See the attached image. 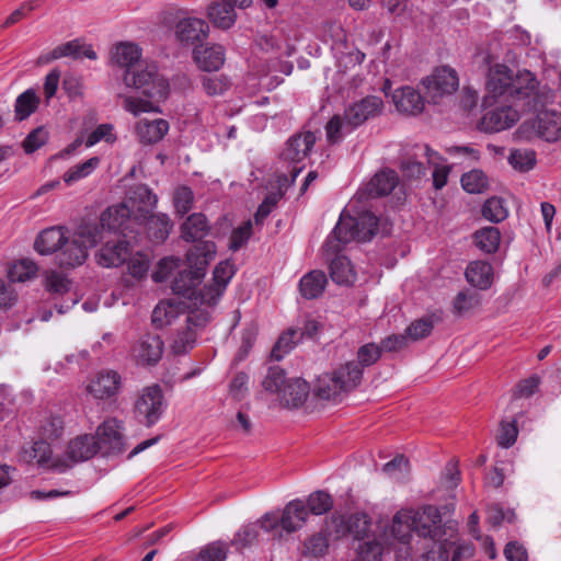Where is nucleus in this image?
Returning a JSON list of instances; mask_svg holds the SVG:
<instances>
[{
	"instance_id": "obj_54",
	"label": "nucleus",
	"mask_w": 561,
	"mask_h": 561,
	"mask_svg": "<svg viewBox=\"0 0 561 561\" xmlns=\"http://www.w3.org/2000/svg\"><path fill=\"white\" fill-rule=\"evenodd\" d=\"M64 432V422L59 416L46 417L39 426V439L54 442L58 439Z\"/></svg>"
},
{
	"instance_id": "obj_6",
	"label": "nucleus",
	"mask_w": 561,
	"mask_h": 561,
	"mask_svg": "<svg viewBox=\"0 0 561 561\" xmlns=\"http://www.w3.org/2000/svg\"><path fill=\"white\" fill-rule=\"evenodd\" d=\"M101 239L98 225L81 226L60 248L57 256L58 264L67 268L82 265L88 257V249L94 247Z\"/></svg>"
},
{
	"instance_id": "obj_4",
	"label": "nucleus",
	"mask_w": 561,
	"mask_h": 561,
	"mask_svg": "<svg viewBox=\"0 0 561 561\" xmlns=\"http://www.w3.org/2000/svg\"><path fill=\"white\" fill-rule=\"evenodd\" d=\"M378 218L370 211H363L357 217L341 214L332 233L323 244V250L329 254L339 253L343 244L352 241H369L377 232Z\"/></svg>"
},
{
	"instance_id": "obj_10",
	"label": "nucleus",
	"mask_w": 561,
	"mask_h": 561,
	"mask_svg": "<svg viewBox=\"0 0 561 561\" xmlns=\"http://www.w3.org/2000/svg\"><path fill=\"white\" fill-rule=\"evenodd\" d=\"M430 102L438 104L444 98L454 94L459 87V78L455 69L442 66L422 80Z\"/></svg>"
},
{
	"instance_id": "obj_55",
	"label": "nucleus",
	"mask_w": 561,
	"mask_h": 561,
	"mask_svg": "<svg viewBox=\"0 0 561 561\" xmlns=\"http://www.w3.org/2000/svg\"><path fill=\"white\" fill-rule=\"evenodd\" d=\"M227 552V543L222 541H214L201 549L194 561H225Z\"/></svg>"
},
{
	"instance_id": "obj_35",
	"label": "nucleus",
	"mask_w": 561,
	"mask_h": 561,
	"mask_svg": "<svg viewBox=\"0 0 561 561\" xmlns=\"http://www.w3.org/2000/svg\"><path fill=\"white\" fill-rule=\"evenodd\" d=\"M145 219L148 236L152 241L160 243L169 237L173 222L167 214L158 213Z\"/></svg>"
},
{
	"instance_id": "obj_12",
	"label": "nucleus",
	"mask_w": 561,
	"mask_h": 561,
	"mask_svg": "<svg viewBox=\"0 0 561 561\" xmlns=\"http://www.w3.org/2000/svg\"><path fill=\"white\" fill-rule=\"evenodd\" d=\"M164 342L160 335L146 333L139 336L130 347V357L141 367L156 366L162 358Z\"/></svg>"
},
{
	"instance_id": "obj_22",
	"label": "nucleus",
	"mask_w": 561,
	"mask_h": 561,
	"mask_svg": "<svg viewBox=\"0 0 561 561\" xmlns=\"http://www.w3.org/2000/svg\"><path fill=\"white\" fill-rule=\"evenodd\" d=\"M517 121V111L511 106H501L483 115L480 121V128L486 133H497L512 127Z\"/></svg>"
},
{
	"instance_id": "obj_45",
	"label": "nucleus",
	"mask_w": 561,
	"mask_h": 561,
	"mask_svg": "<svg viewBox=\"0 0 561 561\" xmlns=\"http://www.w3.org/2000/svg\"><path fill=\"white\" fill-rule=\"evenodd\" d=\"M179 309L170 300L160 301L152 311V323L157 328H163L178 318Z\"/></svg>"
},
{
	"instance_id": "obj_36",
	"label": "nucleus",
	"mask_w": 561,
	"mask_h": 561,
	"mask_svg": "<svg viewBox=\"0 0 561 561\" xmlns=\"http://www.w3.org/2000/svg\"><path fill=\"white\" fill-rule=\"evenodd\" d=\"M363 373L364 371L359 365H357L355 360H351L334 370L332 375L341 383L344 392H348L360 383Z\"/></svg>"
},
{
	"instance_id": "obj_51",
	"label": "nucleus",
	"mask_w": 561,
	"mask_h": 561,
	"mask_svg": "<svg viewBox=\"0 0 561 561\" xmlns=\"http://www.w3.org/2000/svg\"><path fill=\"white\" fill-rule=\"evenodd\" d=\"M483 217L492 222H501L508 216V209L502 198L491 197L482 207Z\"/></svg>"
},
{
	"instance_id": "obj_43",
	"label": "nucleus",
	"mask_w": 561,
	"mask_h": 561,
	"mask_svg": "<svg viewBox=\"0 0 561 561\" xmlns=\"http://www.w3.org/2000/svg\"><path fill=\"white\" fill-rule=\"evenodd\" d=\"M344 392L341 383L332 374H324L318 378L316 394L323 400H336Z\"/></svg>"
},
{
	"instance_id": "obj_9",
	"label": "nucleus",
	"mask_w": 561,
	"mask_h": 561,
	"mask_svg": "<svg viewBox=\"0 0 561 561\" xmlns=\"http://www.w3.org/2000/svg\"><path fill=\"white\" fill-rule=\"evenodd\" d=\"M519 133L526 138H541L546 141H557L561 137V113L556 111H541L533 121L524 122Z\"/></svg>"
},
{
	"instance_id": "obj_53",
	"label": "nucleus",
	"mask_w": 561,
	"mask_h": 561,
	"mask_svg": "<svg viewBox=\"0 0 561 561\" xmlns=\"http://www.w3.org/2000/svg\"><path fill=\"white\" fill-rule=\"evenodd\" d=\"M196 342V333L191 328L179 331L171 344L172 352L176 355H183L190 352Z\"/></svg>"
},
{
	"instance_id": "obj_21",
	"label": "nucleus",
	"mask_w": 561,
	"mask_h": 561,
	"mask_svg": "<svg viewBox=\"0 0 561 561\" xmlns=\"http://www.w3.org/2000/svg\"><path fill=\"white\" fill-rule=\"evenodd\" d=\"M122 422L115 417L105 420L96 430L99 449L104 447L108 453H122L124 449Z\"/></svg>"
},
{
	"instance_id": "obj_40",
	"label": "nucleus",
	"mask_w": 561,
	"mask_h": 561,
	"mask_svg": "<svg viewBox=\"0 0 561 561\" xmlns=\"http://www.w3.org/2000/svg\"><path fill=\"white\" fill-rule=\"evenodd\" d=\"M321 529L332 542L340 540L350 533V528H347V515L334 512L325 519Z\"/></svg>"
},
{
	"instance_id": "obj_2",
	"label": "nucleus",
	"mask_w": 561,
	"mask_h": 561,
	"mask_svg": "<svg viewBox=\"0 0 561 561\" xmlns=\"http://www.w3.org/2000/svg\"><path fill=\"white\" fill-rule=\"evenodd\" d=\"M391 536L398 543L408 546L412 533L431 539L437 550L425 553V561H448L447 545H451L456 536V523L442 524L439 510L433 505H426L419 510H401L397 512L391 522Z\"/></svg>"
},
{
	"instance_id": "obj_62",
	"label": "nucleus",
	"mask_w": 561,
	"mask_h": 561,
	"mask_svg": "<svg viewBox=\"0 0 561 561\" xmlns=\"http://www.w3.org/2000/svg\"><path fill=\"white\" fill-rule=\"evenodd\" d=\"M194 194L187 186H180L174 191L173 204L180 215L186 214L193 206Z\"/></svg>"
},
{
	"instance_id": "obj_49",
	"label": "nucleus",
	"mask_w": 561,
	"mask_h": 561,
	"mask_svg": "<svg viewBox=\"0 0 561 561\" xmlns=\"http://www.w3.org/2000/svg\"><path fill=\"white\" fill-rule=\"evenodd\" d=\"M308 514L323 515L333 507L332 496L324 491H316L309 494L306 502Z\"/></svg>"
},
{
	"instance_id": "obj_3",
	"label": "nucleus",
	"mask_w": 561,
	"mask_h": 561,
	"mask_svg": "<svg viewBox=\"0 0 561 561\" xmlns=\"http://www.w3.org/2000/svg\"><path fill=\"white\" fill-rule=\"evenodd\" d=\"M215 252L216 247L214 242L209 241L201 242L190 249L186 254L188 267L179 272V275L172 282V290L193 300L195 306L201 304V299L197 298L199 294L197 287L205 276L206 267L213 260Z\"/></svg>"
},
{
	"instance_id": "obj_50",
	"label": "nucleus",
	"mask_w": 561,
	"mask_h": 561,
	"mask_svg": "<svg viewBox=\"0 0 561 561\" xmlns=\"http://www.w3.org/2000/svg\"><path fill=\"white\" fill-rule=\"evenodd\" d=\"M299 331L289 329L283 333L272 350V357L280 360L294 346L301 340L298 335Z\"/></svg>"
},
{
	"instance_id": "obj_20",
	"label": "nucleus",
	"mask_w": 561,
	"mask_h": 561,
	"mask_svg": "<svg viewBox=\"0 0 561 561\" xmlns=\"http://www.w3.org/2000/svg\"><path fill=\"white\" fill-rule=\"evenodd\" d=\"M209 27L198 18L181 19L175 25V37L183 45H195L208 36Z\"/></svg>"
},
{
	"instance_id": "obj_58",
	"label": "nucleus",
	"mask_w": 561,
	"mask_h": 561,
	"mask_svg": "<svg viewBox=\"0 0 561 561\" xmlns=\"http://www.w3.org/2000/svg\"><path fill=\"white\" fill-rule=\"evenodd\" d=\"M117 137L114 133V126L112 124H100L92 133H90L85 139L87 147H93L100 141L107 144H114Z\"/></svg>"
},
{
	"instance_id": "obj_24",
	"label": "nucleus",
	"mask_w": 561,
	"mask_h": 561,
	"mask_svg": "<svg viewBox=\"0 0 561 561\" xmlns=\"http://www.w3.org/2000/svg\"><path fill=\"white\" fill-rule=\"evenodd\" d=\"M193 58L199 69L210 72L221 68L226 59V53L224 47L218 44L201 45L194 47Z\"/></svg>"
},
{
	"instance_id": "obj_47",
	"label": "nucleus",
	"mask_w": 561,
	"mask_h": 561,
	"mask_svg": "<svg viewBox=\"0 0 561 561\" xmlns=\"http://www.w3.org/2000/svg\"><path fill=\"white\" fill-rule=\"evenodd\" d=\"M331 542L330 538L321 529L305 540L304 552L306 556L314 558L322 557L328 552Z\"/></svg>"
},
{
	"instance_id": "obj_29",
	"label": "nucleus",
	"mask_w": 561,
	"mask_h": 561,
	"mask_svg": "<svg viewBox=\"0 0 561 561\" xmlns=\"http://www.w3.org/2000/svg\"><path fill=\"white\" fill-rule=\"evenodd\" d=\"M134 216L133 210L129 208L127 204H118L115 206L108 207L104 213H102L100 218V233L101 229H107L113 231H124L126 222L129 218Z\"/></svg>"
},
{
	"instance_id": "obj_19",
	"label": "nucleus",
	"mask_w": 561,
	"mask_h": 561,
	"mask_svg": "<svg viewBox=\"0 0 561 561\" xmlns=\"http://www.w3.org/2000/svg\"><path fill=\"white\" fill-rule=\"evenodd\" d=\"M158 196L145 184L131 187L124 204L129 205L136 218H147L148 214L157 206Z\"/></svg>"
},
{
	"instance_id": "obj_38",
	"label": "nucleus",
	"mask_w": 561,
	"mask_h": 561,
	"mask_svg": "<svg viewBox=\"0 0 561 561\" xmlns=\"http://www.w3.org/2000/svg\"><path fill=\"white\" fill-rule=\"evenodd\" d=\"M207 13L213 24L220 28H229L236 21L234 9L222 0L209 5Z\"/></svg>"
},
{
	"instance_id": "obj_56",
	"label": "nucleus",
	"mask_w": 561,
	"mask_h": 561,
	"mask_svg": "<svg viewBox=\"0 0 561 561\" xmlns=\"http://www.w3.org/2000/svg\"><path fill=\"white\" fill-rule=\"evenodd\" d=\"M45 288L53 295L61 296L70 290V280L64 274L50 271L45 277Z\"/></svg>"
},
{
	"instance_id": "obj_26",
	"label": "nucleus",
	"mask_w": 561,
	"mask_h": 561,
	"mask_svg": "<svg viewBox=\"0 0 561 561\" xmlns=\"http://www.w3.org/2000/svg\"><path fill=\"white\" fill-rule=\"evenodd\" d=\"M396 108L407 115H419L424 110V100L419 91L412 87L397 89L392 95Z\"/></svg>"
},
{
	"instance_id": "obj_14",
	"label": "nucleus",
	"mask_w": 561,
	"mask_h": 561,
	"mask_svg": "<svg viewBox=\"0 0 561 561\" xmlns=\"http://www.w3.org/2000/svg\"><path fill=\"white\" fill-rule=\"evenodd\" d=\"M234 273V264L230 260L218 263L213 273V284L199 288L197 298L201 299V305L215 306L221 298Z\"/></svg>"
},
{
	"instance_id": "obj_46",
	"label": "nucleus",
	"mask_w": 561,
	"mask_h": 561,
	"mask_svg": "<svg viewBox=\"0 0 561 561\" xmlns=\"http://www.w3.org/2000/svg\"><path fill=\"white\" fill-rule=\"evenodd\" d=\"M99 164L100 158L92 157L87 161L70 168L67 172H65L62 180L66 184L70 185L89 176L99 167Z\"/></svg>"
},
{
	"instance_id": "obj_52",
	"label": "nucleus",
	"mask_w": 561,
	"mask_h": 561,
	"mask_svg": "<svg viewBox=\"0 0 561 561\" xmlns=\"http://www.w3.org/2000/svg\"><path fill=\"white\" fill-rule=\"evenodd\" d=\"M461 186L470 194H480L488 187V179L481 170H472L461 176Z\"/></svg>"
},
{
	"instance_id": "obj_15",
	"label": "nucleus",
	"mask_w": 561,
	"mask_h": 561,
	"mask_svg": "<svg viewBox=\"0 0 561 561\" xmlns=\"http://www.w3.org/2000/svg\"><path fill=\"white\" fill-rule=\"evenodd\" d=\"M439 156L427 145H414L407 150L401 161L400 169L403 176L408 179H421L426 174V161L428 164H436Z\"/></svg>"
},
{
	"instance_id": "obj_17",
	"label": "nucleus",
	"mask_w": 561,
	"mask_h": 561,
	"mask_svg": "<svg viewBox=\"0 0 561 561\" xmlns=\"http://www.w3.org/2000/svg\"><path fill=\"white\" fill-rule=\"evenodd\" d=\"M130 250L125 240H108L96 251L95 261L105 268L118 267L127 262Z\"/></svg>"
},
{
	"instance_id": "obj_11",
	"label": "nucleus",
	"mask_w": 561,
	"mask_h": 561,
	"mask_svg": "<svg viewBox=\"0 0 561 561\" xmlns=\"http://www.w3.org/2000/svg\"><path fill=\"white\" fill-rule=\"evenodd\" d=\"M398 540L391 536V525L378 527V534L364 537L355 547V561H381L388 548H397Z\"/></svg>"
},
{
	"instance_id": "obj_60",
	"label": "nucleus",
	"mask_w": 561,
	"mask_h": 561,
	"mask_svg": "<svg viewBox=\"0 0 561 561\" xmlns=\"http://www.w3.org/2000/svg\"><path fill=\"white\" fill-rule=\"evenodd\" d=\"M128 262V273L137 278L141 279L146 277L149 270V257L147 254L142 252H137L134 255L130 253V256L127 260Z\"/></svg>"
},
{
	"instance_id": "obj_1",
	"label": "nucleus",
	"mask_w": 561,
	"mask_h": 561,
	"mask_svg": "<svg viewBox=\"0 0 561 561\" xmlns=\"http://www.w3.org/2000/svg\"><path fill=\"white\" fill-rule=\"evenodd\" d=\"M141 49L138 45L122 42L111 50V60L114 65L124 68L123 81L126 87L141 90L151 101L140 98L127 96L124 99V108L135 116L141 113L160 112L154 102H160L169 95V82L158 71L154 64H140Z\"/></svg>"
},
{
	"instance_id": "obj_42",
	"label": "nucleus",
	"mask_w": 561,
	"mask_h": 561,
	"mask_svg": "<svg viewBox=\"0 0 561 561\" xmlns=\"http://www.w3.org/2000/svg\"><path fill=\"white\" fill-rule=\"evenodd\" d=\"M476 245L485 253H494L501 240L500 230L495 227H484L474 233Z\"/></svg>"
},
{
	"instance_id": "obj_30",
	"label": "nucleus",
	"mask_w": 561,
	"mask_h": 561,
	"mask_svg": "<svg viewBox=\"0 0 561 561\" xmlns=\"http://www.w3.org/2000/svg\"><path fill=\"white\" fill-rule=\"evenodd\" d=\"M32 458L38 466L53 469L57 472H65L71 467L67 460L53 457V450L49 442L38 439L32 446Z\"/></svg>"
},
{
	"instance_id": "obj_23",
	"label": "nucleus",
	"mask_w": 561,
	"mask_h": 561,
	"mask_svg": "<svg viewBox=\"0 0 561 561\" xmlns=\"http://www.w3.org/2000/svg\"><path fill=\"white\" fill-rule=\"evenodd\" d=\"M67 229L54 226L42 230L34 241V249L41 255H49L60 250L67 241Z\"/></svg>"
},
{
	"instance_id": "obj_31",
	"label": "nucleus",
	"mask_w": 561,
	"mask_h": 561,
	"mask_svg": "<svg viewBox=\"0 0 561 561\" xmlns=\"http://www.w3.org/2000/svg\"><path fill=\"white\" fill-rule=\"evenodd\" d=\"M136 134L144 144L160 141L169 130V123L163 118L139 119L136 124Z\"/></svg>"
},
{
	"instance_id": "obj_57",
	"label": "nucleus",
	"mask_w": 561,
	"mask_h": 561,
	"mask_svg": "<svg viewBox=\"0 0 561 561\" xmlns=\"http://www.w3.org/2000/svg\"><path fill=\"white\" fill-rule=\"evenodd\" d=\"M381 347L375 343L362 345L357 351V360L355 362L364 370L378 362L381 357Z\"/></svg>"
},
{
	"instance_id": "obj_8",
	"label": "nucleus",
	"mask_w": 561,
	"mask_h": 561,
	"mask_svg": "<svg viewBox=\"0 0 561 561\" xmlns=\"http://www.w3.org/2000/svg\"><path fill=\"white\" fill-rule=\"evenodd\" d=\"M167 401L159 385L145 387L138 394L134 413L135 417L145 426H153L163 415Z\"/></svg>"
},
{
	"instance_id": "obj_39",
	"label": "nucleus",
	"mask_w": 561,
	"mask_h": 561,
	"mask_svg": "<svg viewBox=\"0 0 561 561\" xmlns=\"http://www.w3.org/2000/svg\"><path fill=\"white\" fill-rule=\"evenodd\" d=\"M371 519L365 513H355L347 515L348 535H352L356 541L363 540L364 537L374 536L378 534V528L374 531L370 530Z\"/></svg>"
},
{
	"instance_id": "obj_13",
	"label": "nucleus",
	"mask_w": 561,
	"mask_h": 561,
	"mask_svg": "<svg viewBox=\"0 0 561 561\" xmlns=\"http://www.w3.org/2000/svg\"><path fill=\"white\" fill-rule=\"evenodd\" d=\"M316 135L312 131H304L294 135L286 142V147L282 152V158L290 163L301 162L311 151L316 144ZM304 170V165H293L290 171V183L293 184L300 172Z\"/></svg>"
},
{
	"instance_id": "obj_63",
	"label": "nucleus",
	"mask_w": 561,
	"mask_h": 561,
	"mask_svg": "<svg viewBox=\"0 0 561 561\" xmlns=\"http://www.w3.org/2000/svg\"><path fill=\"white\" fill-rule=\"evenodd\" d=\"M453 543L447 545L448 561H462L473 554V548L469 543L460 542L458 540V528L456 527V536L453 538Z\"/></svg>"
},
{
	"instance_id": "obj_59",
	"label": "nucleus",
	"mask_w": 561,
	"mask_h": 561,
	"mask_svg": "<svg viewBox=\"0 0 561 561\" xmlns=\"http://www.w3.org/2000/svg\"><path fill=\"white\" fill-rule=\"evenodd\" d=\"M512 167L519 171H528L534 168L536 163L535 152L531 150H514L508 157Z\"/></svg>"
},
{
	"instance_id": "obj_28",
	"label": "nucleus",
	"mask_w": 561,
	"mask_h": 561,
	"mask_svg": "<svg viewBox=\"0 0 561 561\" xmlns=\"http://www.w3.org/2000/svg\"><path fill=\"white\" fill-rule=\"evenodd\" d=\"M398 175L392 170L377 172L365 186L368 197L375 198L390 194L398 184Z\"/></svg>"
},
{
	"instance_id": "obj_64",
	"label": "nucleus",
	"mask_w": 561,
	"mask_h": 561,
	"mask_svg": "<svg viewBox=\"0 0 561 561\" xmlns=\"http://www.w3.org/2000/svg\"><path fill=\"white\" fill-rule=\"evenodd\" d=\"M48 140V131L44 127L32 130L23 141V149L26 153H33L43 147Z\"/></svg>"
},
{
	"instance_id": "obj_48",
	"label": "nucleus",
	"mask_w": 561,
	"mask_h": 561,
	"mask_svg": "<svg viewBox=\"0 0 561 561\" xmlns=\"http://www.w3.org/2000/svg\"><path fill=\"white\" fill-rule=\"evenodd\" d=\"M37 265L28 260L22 259L12 264L9 270L8 276L11 282L23 283L36 276Z\"/></svg>"
},
{
	"instance_id": "obj_18",
	"label": "nucleus",
	"mask_w": 561,
	"mask_h": 561,
	"mask_svg": "<svg viewBox=\"0 0 561 561\" xmlns=\"http://www.w3.org/2000/svg\"><path fill=\"white\" fill-rule=\"evenodd\" d=\"M122 386L121 375L115 370L98 373L88 383L87 391L96 400L115 397Z\"/></svg>"
},
{
	"instance_id": "obj_32",
	"label": "nucleus",
	"mask_w": 561,
	"mask_h": 561,
	"mask_svg": "<svg viewBox=\"0 0 561 561\" xmlns=\"http://www.w3.org/2000/svg\"><path fill=\"white\" fill-rule=\"evenodd\" d=\"M99 450L94 436L81 435L70 440L67 448V456L71 462L84 461L93 457Z\"/></svg>"
},
{
	"instance_id": "obj_25",
	"label": "nucleus",
	"mask_w": 561,
	"mask_h": 561,
	"mask_svg": "<svg viewBox=\"0 0 561 561\" xmlns=\"http://www.w3.org/2000/svg\"><path fill=\"white\" fill-rule=\"evenodd\" d=\"M308 519V510L305 501L295 499L288 502L280 515V527L286 533H295L301 529Z\"/></svg>"
},
{
	"instance_id": "obj_16",
	"label": "nucleus",
	"mask_w": 561,
	"mask_h": 561,
	"mask_svg": "<svg viewBox=\"0 0 561 561\" xmlns=\"http://www.w3.org/2000/svg\"><path fill=\"white\" fill-rule=\"evenodd\" d=\"M382 108V100L379 96L369 95L348 105L344 111V118L351 126L357 128L366 121L379 115Z\"/></svg>"
},
{
	"instance_id": "obj_41",
	"label": "nucleus",
	"mask_w": 561,
	"mask_h": 561,
	"mask_svg": "<svg viewBox=\"0 0 561 561\" xmlns=\"http://www.w3.org/2000/svg\"><path fill=\"white\" fill-rule=\"evenodd\" d=\"M355 127L351 126L347 119L343 115H334L325 125V135L328 142L335 145L342 141V139Z\"/></svg>"
},
{
	"instance_id": "obj_33",
	"label": "nucleus",
	"mask_w": 561,
	"mask_h": 561,
	"mask_svg": "<svg viewBox=\"0 0 561 561\" xmlns=\"http://www.w3.org/2000/svg\"><path fill=\"white\" fill-rule=\"evenodd\" d=\"M328 283L322 271H311L304 275L299 282V291L306 299H316L322 295Z\"/></svg>"
},
{
	"instance_id": "obj_34",
	"label": "nucleus",
	"mask_w": 561,
	"mask_h": 561,
	"mask_svg": "<svg viewBox=\"0 0 561 561\" xmlns=\"http://www.w3.org/2000/svg\"><path fill=\"white\" fill-rule=\"evenodd\" d=\"M209 225L205 215L201 213L192 214L186 218L181 227L182 238L187 242L202 240L208 233Z\"/></svg>"
},
{
	"instance_id": "obj_37",
	"label": "nucleus",
	"mask_w": 561,
	"mask_h": 561,
	"mask_svg": "<svg viewBox=\"0 0 561 561\" xmlns=\"http://www.w3.org/2000/svg\"><path fill=\"white\" fill-rule=\"evenodd\" d=\"M330 275L340 285H350L355 280V274L350 260L344 255H335L330 263Z\"/></svg>"
},
{
	"instance_id": "obj_61",
	"label": "nucleus",
	"mask_w": 561,
	"mask_h": 561,
	"mask_svg": "<svg viewBox=\"0 0 561 561\" xmlns=\"http://www.w3.org/2000/svg\"><path fill=\"white\" fill-rule=\"evenodd\" d=\"M203 89L208 95H220L230 87V80L224 76H207L202 81Z\"/></svg>"
},
{
	"instance_id": "obj_5",
	"label": "nucleus",
	"mask_w": 561,
	"mask_h": 561,
	"mask_svg": "<svg viewBox=\"0 0 561 561\" xmlns=\"http://www.w3.org/2000/svg\"><path fill=\"white\" fill-rule=\"evenodd\" d=\"M537 87L538 81L531 72H522L514 79L512 70L505 65L491 67L486 81V89L493 96L528 98Z\"/></svg>"
},
{
	"instance_id": "obj_7",
	"label": "nucleus",
	"mask_w": 561,
	"mask_h": 561,
	"mask_svg": "<svg viewBox=\"0 0 561 561\" xmlns=\"http://www.w3.org/2000/svg\"><path fill=\"white\" fill-rule=\"evenodd\" d=\"M263 387L266 391L278 393L280 403L287 408L302 405L310 390L308 382L301 378L286 379L279 367L268 369Z\"/></svg>"
},
{
	"instance_id": "obj_27",
	"label": "nucleus",
	"mask_w": 561,
	"mask_h": 561,
	"mask_svg": "<svg viewBox=\"0 0 561 561\" xmlns=\"http://www.w3.org/2000/svg\"><path fill=\"white\" fill-rule=\"evenodd\" d=\"M465 276L467 282L481 290L489 289L494 280V270L491 263L477 260L467 265Z\"/></svg>"
},
{
	"instance_id": "obj_44",
	"label": "nucleus",
	"mask_w": 561,
	"mask_h": 561,
	"mask_svg": "<svg viewBox=\"0 0 561 561\" xmlns=\"http://www.w3.org/2000/svg\"><path fill=\"white\" fill-rule=\"evenodd\" d=\"M39 103V99L33 89H27L16 98L15 101V117L18 121L27 118L35 112Z\"/></svg>"
}]
</instances>
